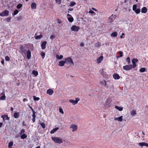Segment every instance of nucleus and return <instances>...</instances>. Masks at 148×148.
Masks as SVG:
<instances>
[{"mask_svg": "<svg viewBox=\"0 0 148 148\" xmlns=\"http://www.w3.org/2000/svg\"><path fill=\"white\" fill-rule=\"evenodd\" d=\"M51 138L52 140L56 143L61 144L62 143V140L58 137L52 136Z\"/></svg>", "mask_w": 148, "mask_h": 148, "instance_id": "f257e3e1", "label": "nucleus"}, {"mask_svg": "<svg viewBox=\"0 0 148 148\" xmlns=\"http://www.w3.org/2000/svg\"><path fill=\"white\" fill-rule=\"evenodd\" d=\"M65 60L66 63H67V64H71L73 65L74 64L72 59L70 57L66 58Z\"/></svg>", "mask_w": 148, "mask_h": 148, "instance_id": "f03ea898", "label": "nucleus"}, {"mask_svg": "<svg viewBox=\"0 0 148 148\" xmlns=\"http://www.w3.org/2000/svg\"><path fill=\"white\" fill-rule=\"evenodd\" d=\"M111 100L109 99H107L104 104V106L107 108L110 107L111 106Z\"/></svg>", "mask_w": 148, "mask_h": 148, "instance_id": "7ed1b4c3", "label": "nucleus"}, {"mask_svg": "<svg viewBox=\"0 0 148 148\" xmlns=\"http://www.w3.org/2000/svg\"><path fill=\"white\" fill-rule=\"evenodd\" d=\"M132 66L131 64H129L124 66L123 67V69L126 71L130 70L132 69Z\"/></svg>", "mask_w": 148, "mask_h": 148, "instance_id": "20e7f679", "label": "nucleus"}, {"mask_svg": "<svg viewBox=\"0 0 148 148\" xmlns=\"http://www.w3.org/2000/svg\"><path fill=\"white\" fill-rule=\"evenodd\" d=\"M9 11L6 10L3 11L2 13H0V16H6L9 15Z\"/></svg>", "mask_w": 148, "mask_h": 148, "instance_id": "39448f33", "label": "nucleus"}, {"mask_svg": "<svg viewBox=\"0 0 148 148\" xmlns=\"http://www.w3.org/2000/svg\"><path fill=\"white\" fill-rule=\"evenodd\" d=\"M80 29V28L75 25H73L71 27V30L73 31L77 32Z\"/></svg>", "mask_w": 148, "mask_h": 148, "instance_id": "423d86ee", "label": "nucleus"}, {"mask_svg": "<svg viewBox=\"0 0 148 148\" xmlns=\"http://www.w3.org/2000/svg\"><path fill=\"white\" fill-rule=\"evenodd\" d=\"M75 100L73 99H70L69 100V101L70 103H72L73 105H75L77 103L78 101L79 100V99L75 98Z\"/></svg>", "mask_w": 148, "mask_h": 148, "instance_id": "0eeeda50", "label": "nucleus"}, {"mask_svg": "<svg viewBox=\"0 0 148 148\" xmlns=\"http://www.w3.org/2000/svg\"><path fill=\"white\" fill-rule=\"evenodd\" d=\"M20 49L22 54L23 55H25L26 51V47H23V46H21Z\"/></svg>", "mask_w": 148, "mask_h": 148, "instance_id": "6e6552de", "label": "nucleus"}, {"mask_svg": "<svg viewBox=\"0 0 148 148\" xmlns=\"http://www.w3.org/2000/svg\"><path fill=\"white\" fill-rule=\"evenodd\" d=\"M70 128H72L73 129L72 131L74 132L77 130V126L75 124H72L70 126Z\"/></svg>", "mask_w": 148, "mask_h": 148, "instance_id": "1a4fd4ad", "label": "nucleus"}, {"mask_svg": "<svg viewBox=\"0 0 148 148\" xmlns=\"http://www.w3.org/2000/svg\"><path fill=\"white\" fill-rule=\"evenodd\" d=\"M116 17V15H113L112 14L110 17L108 18L109 21H110V22H113L114 20L115 19V18Z\"/></svg>", "mask_w": 148, "mask_h": 148, "instance_id": "9d476101", "label": "nucleus"}, {"mask_svg": "<svg viewBox=\"0 0 148 148\" xmlns=\"http://www.w3.org/2000/svg\"><path fill=\"white\" fill-rule=\"evenodd\" d=\"M132 61L133 65V67L134 68L136 66V63L138 62V60L137 59L133 58L132 60Z\"/></svg>", "mask_w": 148, "mask_h": 148, "instance_id": "9b49d317", "label": "nucleus"}, {"mask_svg": "<svg viewBox=\"0 0 148 148\" xmlns=\"http://www.w3.org/2000/svg\"><path fill=\"white\" fill-rule=\"evenodd\" d=\"M67 18L69 22H72L73 21L74 19L73 17L69 14H68L67 15Z\"/></svg>", "mask_w": 148, "mask_h": 148, "instance_id": "f8f14e48", "label": "nucleus"}, {"mask_svg": "<svg viewBox=\"0 0 148 148\" xmlns=\"http://www.w3.org/2000/svg\"><path fill=\"white\" fill-rule=\"evenodd\" d=\"M27 58L28 59H29L31 57V52L29 50L27 51Z\"/></svg>", "mask_w": 148, "mask_h": 148, "instance_id": "ddd939ff", "label": "nucleus"}, {"mask_svg": "<svg viewBox=\"0 0 148 148\" xmlns=\"http://www.w3.org/2000/svg\"><path fill=\"white\" fill-rule=\"evenodd\" d=\"M103 56H101L97 59V62L98 64L100 63L101 61L103 60Z\"/></svg>", "mask_w": 148, "mask_h": 148, "instance_id": "4468645a", "label": "nucleus"}, {"mask_svg": "<svg viewBox=\"0 0 148 148\" xmlns=\"http://www.w3.org/2000/svg\"><path fill=\"white\" fill-rule=\"evenodd\" d=\"M47 43V42L46 41H44L42 43L41 46L42 49H45Z\"/></svg>", "mask_w": 148, "mask_h": 148, "instance_id": "2eb2a0df", "label": "nucleus"}, {"mask_svg": "<svg viewBox=\"0 0 148 148\" xmlns=\"http://www.w3.org/2000/svg\"><path fill=\"white\" fill-rule=\"evenodd\" d=\"M123 116H121L118 117L114 118V119L115 121H122L123 120Z\"/></svg>", "mask_w": 148, "mask_h": 148, "instance_id": "dca6fc26", "label": "nucleus"}, {"mask_svg": "<svg viewBox=\"0 0 148 148\" xmlns=\"http://www.w3.org/2000/svg\"><path fill=\"white\" fill-rule=\"evenodd\" d=\"M138 145L142 147L143 146H145L147 147H148V144L144 142L139 143Z\"/></svg>", "mask_w": 148, "mask_h": 148, "instance_id": "f3484780", "label": "nucleus"}, {"mask_svg": "<svg viewBox=\"0 0 148 148\" xmlns=\"http://www.w3.org/2000/svg\"><path fill=\"white\" fill-rule=\"evenodd\" d=\"M113 77L115 79H119L120 78V76L117 73H114L113 75Z\"/></svg>", "mask_w": 148, "mask_h": 148, "instance_id": "a211bd4d", "label": "nucleus"}, {"mask_svg": "<svg viewBox=\"0 0 148 148\" xmlns=\"http://www.w3.org/2000/svg\"><path fill=\"white\" fill-rule=\"evenodd\" d=\"M66 63V62L65 61H60L59 62L58 65L61 66H63L64 64Z\"/></svg>", "mask_w": 148, "mask_h": 148, "instance_id": "6ab92c4d", "label": "nucleus"}, {"mask_svg": "<svg viewBox=\"0 0 148 148\" xmlns=\"http://www.w3.org/2000/svg\"><path fill=\"white\" fill-rule=\"evenodd\" d=\"M1 117L3 118V121H4L5 120H8L9 119V118L8 117L7 115H2Z\"/></svg>", "mask_w": 148, "mask_h": 148, "instance_id": "aec40b11", "label": "nucleus"}, {"mask_svg": "<svg viewBox=\"0 0 148 148\" xmlns=\"http://www.w3.org/2000/svg\"><path fill=\"white\" fill-rule=\"evenodd\" d=\"M53 92V91L51 89H49L47 91V93L49 95H51Z\"/></svg>", "mask_w": 148, "mask_h": 148, "instance_id": "412c9836", "label": "nucleus"}, {"mask_svg": "<svg viewBox=\"0 0 148 148\" xmlns=\"http://www.w3.org/2000/svg\"><path fill=\"white\" fill-rule=\"evenodd\" d=\"M147 8L146 7H143L141 10V12L142 13H145L147 12Z\"/></svg>", "mask_w": 148, "mask_h": 148, "instance_id": "4be33fe9", "label": "nucleus"}, {"mask_svg": "<svg viewBox=\"0 0 148 148\" xmlns=\"http://www.w3.org/2000/svg\"><path fill=\"white\" fill-rule=\"evenodd\" d=\"M31 7L32 9H36V4L35 3H33L31 5Z\"/></svg>", "mask_w": 148, "mask_h": 148, "instance_id": "5701e85b", "label": "nucleus"}, {"mask_svg": "<svg viewBox=\"0 0 148 148\" xmlns=\"http://www.w3.org/2000/svg\"><path fill=\"white\" fill-rule=\"evenodd\" d=\"M14 116L15 118H17L19 116V112H15L14 114Z\"/></svg>", "mask_w": 148, "mask_h": 148, "instance_id": "b1692460", "label": "nucleus"}, {"mask_svg": "<svg viewBox=\"0 0 148 148\" xmlns=\"http://www.w3.org/2000/svg\"><path fill=\"white\" fill-rule=\"evenodd\" d=\"M101 84L102 85H104L105 87L108 88V86L106 85V82L105 81H103L101 82Z\"/></svg>", "mask_w": 148, "mask_h": 148, "instance_id": "393cba45", "label": "nucleus"}, {"mask_svg": "<svg viewBox=\"0 0 148 148\" xmlns=\"http://www.w3.org/2000/svg\"><path fill=\"white\" fill-rule=\"evenodd\" d=\"M59 129V127H56L53 129L50 132L51 134H53L55 132L57 131Z\"/></svg>", "mask_w": 148, "mask_h": 148, "instance_id": "a878e982", "label": "nucleus"}, {"mask_svg": "<svg viewBox=\"0 0 148 148\" xmlns=\"http://www.w3.org/2000/svg\"><path fill=\"white\" fill-rule=\"evenodd\" d=\"M117 35V33L116 32H114L111 34V36L112 37H116Z\"/></svg>", "mask_w": 148, "mask_h": 148, "instance_id": "bb28decb", "label": "nucleus"}, {"mask_svg": "<svg viewBox=\"0 0 148 148\" xmlns=\"http://www.w3.org/2000/svg\"><path fill=\"white\" fill-rule=\"evenodd\" d=\"M136 114V111L135 110H132L131 112V114L132 116H134Z\"/></svg>", "mask_w": 148, "mask_h": 148, "instance_id": "cd10ccee", "label": "nucleus"}, {"mask_svg": "<svg viewBox=\"0 0 148 148\" xmlns=\"http://www.w3.org/2000/svg\"><path fill=\"white\" fill-rule=\"evenodd\" d=\"M27 137V136L26 134H23L22 135H21V138L22 139H24L26 138Z\"/></svg>", "mask_w": 148, "mask_h": 148, "instance_id": "c85d7f7f", "label": "nucleus"}, {"mask_svg": "<svg viewBox=\"0 0 148 148\" xmlns=\"http://www.w3.org/2000/svg\"><path fill=\"white\" fill-rule=\"evenodd\" d=\"M32 73L35 76H37L38 75V73L37 71L35 70H34L32 72Z\"/></svg>", "mask_w": 148, "mask_h": 148, "instance_id": "c756f323", "label": "nucleus"}, {"mask_svg": "<svg viewBox=\"0 0 148 148\" xmlns=\"http://www.w3.org/2000/svg\"><path fill=\"white\" fill-rule=\"evenodd\" d=\"M56 58L60 60L63 58V56L62 55H61L59 56L58 55H57L56 56Z\"/></svg>", "mask_w": 148, "mask_h": 148, "instance_id": "7c9ffc66", "label": "nucleus"}, {"mask_svg": "<svg viewBox=\"0 0 148 148\" xmlns=\"http://www.w3.org/2000/svg\"><path fill=\"white\" fill-rule=\"evenodd\" d=\"M115 108L116 109L119 110L120 111H122L123 109V108L121 107H119L117 106H115Z\"/></svg>", "mask_w": 148, "mask_h": 148, "instance_id": "2f4dec72", "label": "nucleus"}, {"mask_svg": "<svg viewBox=\"0 0 148 148\" xmlns=\"http://www.w3.org/2000/svg\"><path fill=\"white\" fill-rule=\"evenodd\" d=\"M95 45L96 47H99L101 46V44L100 42H98L95 44Z\"/></svg>", "mask_w": 148, "mask_h": 148, "instance_id": "473e14b6", "label": "nucleus"}, {"mask_svg": "<svg viewBox=\"0 0 148 148\" xmlns=\"http://www.w3.org/2000/svg\"><path fill=\"white\" fill-rule=\"evenodd\" d=\"M146 70V69L145 68H142L140 69V71L141 73H143Z\"/></svg>", "mask_w": 148, "mask_h": 148, "instance_id": "72a5a7b5", "label": "nucleus"}, {"mask_svg": "<svg viewBox=\"0 0 148 148\" xmlns=\"http://www.w3.org/2000/svg\"><path fill=\"white\" fill-rule=\"evenodd\" d=\"M42 38V35L40 34V35L38 36H36L35 37V38L37 40V39H40Z\"/></svg>", "mask_w": 148, "mask_h": 148, "instance_id": "f704fd0d", "label": "nucleus"}, {"mask_svg": "<svg viewBox=\"0 0 148 148\" xmlns=\"http://www.w3.org/2000/svg\"><path fill=\"white\" fill-rule=\"evenodd\" d=\"M22 4L19 3L17 5V8L18 9H19L22 7Z\"/></svg>", "mask_w": 148, "mask_h": 148, "instance_id": "c9c22d12", "label": "nucleus"}, {"mask_svg": "<svg viewBox=\"0 0 148 148\" xmlns=\"http://www.w3.org/2000/svg\"><path fill=\"white\" fill-rule=\"evenodd\" d=\"M140 9L139 8H137L134 11L137 14H139L140 12Z\"/></svg>", "mask_w": 148, "mask_h": 148, "instance_id": "e433bc0d", "label": "nucleus"}, {"mask_svg": "<svg viewBox=\"0 0 148 148\" xmlns=\"http://www.w3.org/2000/svg\"><path fill=\"white\" fill-rule=\"evenodd\" d=\"M76 4V3L74 2H71L70 3V6L71 7H72L74 6Z\"/></svg>", "mask_w": 148, "mask_h": 148, "instance_id": "4c0bfd02", "label": "nucleus"}, {"mask_svg": "<svg viewBox=\"0 0 148 148\" xmlns=\"http://www.w3.org/2000/svg\"><path fill=\"white\" fill-rule=\"evenodd\" d=\"M33 97L34 101H38L40 99V98L39 97H36L35 96H33Z\"/></svg>", "mask_w": 148, "mask_h": 148, "instance_id": "58836bf2", "label": "nucleus"}, {"mask_svg": "<svg viewBox=\"0 0 148 148\" xmlns=\"http://www.w3.org/2000/svg\"><path fill=\"white\" fill-rule=\"evenodd\" d=\"M40 125L44 129L45 128V125L44 123H40Z\"/></svg>", "mask_w": 148, "mask_h": 148, "instance_id": "ea45409f", "label": "nucleus"}, {"mask_svg": "<svg viewBox=\"0 0 148 148\" xmlns=\"http://www.w3.org/2000/svg\"><path fill=\"white\" fill-rule=\"evenodd\" d=\"M137 8V5H136L134 4L133 5V11H135Z\"/></svg>", "mask_w": 148, "mask_h": 148, "instance_id": "a19ab883", "label": "nucleus"}, {"mask_svg": "<svg viewBox=\"0 0 148 148\" xmlns=\"http://www.w3.org/2000/svg\"><path fill=\"white\" fill-rule=\"evenodd\" d=\"M25 132V130L24 129L22 130L21 132H19V135H21L22 134L24 133Z\"/></svg>", "mask_w": 148, "mask_h": 148, "instance_id": "79ce46f5", "label": "nucleus"}, {"mask_svg": "<svg viewBox=\"0 0 148 148\" xmlns=\"http://www.w3.org/2000/svg\"><path fill=\"white\" fill-rule=\"evenodd\" d=\"M18 10H16L14 11L13 14H14V15H16L18 14Z\"/></svg>", "mask_w": 148, "mask_h": 148, "instance_id": "37998d69", "label": "nucleus"}, {"mask_svg": "<svg viewBox=\"0 0 148 148\" xmlns=\"http://www.w3.org/2000/svg\"><path fill=\"white\" fill-rule=\"evenodd\" d=\"M41 55L42 56V58L43 59L45 57V53L43 52H42L41 53Z\"/></svg>", "mask_w": 148, "mask_h": 148, "instance_id": "c03bdc74", "label": "nucleus"}, {"mask_svg": "<svg viewBox=\"0 0 148 148\" xmlns=\"http://www.w3.org/2000/svg\"><path fill=\"white\" fill-rule=\"evenodd\" d=\"M13 142L11 141L8 143V147H12L13 145Z\"/></svg>", "mask_w": 148, "mask_h": 148, "instance_id": "a18cd8bd", "label": "nucleus"}, {"mask_svg": "<svg viewBox=\"0 0 148 148\" xmlns=\"http://www.w3.org/2000/svg\"><path fill=\"white\" fill-rule=\"evenodd\" d=\"M56 3L58 4H60L61 3V0H55Z\"/></svg>", "mask_w": 148, "mask_h": 148, "instance_id": "49530a36", "label": "nucleus"}, {"mask_svg": "<svg viewBox=\"0 0 148 148\" xmlns=\"http://www.w3.org/2000/svg\"><path fill=\"white\" fill-rule=\"evenodd\" d=\"M126 60L128 64H130V58L129 57H127L126 59Z\"/></svg>", "mask_w": 148, "mask_h": 148, "instance_id": "de8ad7c7", "label": "nucleus"}, {"mask_svg": "<svg viewBox=\"0 0 148 148\" xmlns=\"http://www.w3.org/2000/svg\"><path fill=\"white\" fill-rule=\"evenodd\" d=\"M5 99V95H3L1 96L0 98V99L1 100H3Z\"/></svg>", "mask_w": 148, "mask_h": 148, "instance_id": "09e8293b", "label": "nucleus"}, {"mask_svg": "<svg viewBox=\"0 0 148 148\" xmlns=\"http://www.w3.org/2000/svg\"><path fill=\"white\" fill-rule=\"evenodd\" d=\"M5 59L6 61H8L10 60V58L8 56H6L5 57Z\"/></svg>", "mask_w": 148, "mask_h": 148, "instance_id": "8fccbe9b", "label": "nucleus"}, {"mask_svg": "<svg viewBox=\"0 0 148 148\" xmlns=\"http://www.w3.org/2000/svg\"><path fill=\"white\" fill-rule=\"evenodd\" d=\"M89 12L90 14H94V15H95L96 14V13L94 11L91 10Z\"/></svg>", "mask_w": 148, "mask_h": 148, "instance_id": "3c124183", "label": "nucleus"}, {"mask_svg": "<svg viewBox=\"0 0 148 148\" xmlns=\"http://www.w3.org/2000/svg\"><path fill=\"white\" fill-rule=\"evenodd\" d=\"M6 21L8 22H10V20L11 19V18L10 17H8L6 19Z\"/></svg>", "mask_w": 148, "mask_h": 148, "instance_id": "603ef678", "label": "nucleus"}, {"mask_svg": "<svg viewBox=\"0 0 148 148\" xmlns=\"http://www.w3.org/2000/svg\"><path fill=\"white\" fill-rule=\"evenodd\" d=\"M33 114L32 115V116L33 117H36V115L35 114H36V112H35V111L34 112H32Z\"/></svg>", "mask_w": 148, "mask_h": 148, "instance_id": "864d4df0", "label": "nucleus"}, {"mask_svg": "<svg viewBox=\"0 0 148 148\" xmlns=\"http://www.w3.org/2000/svg\"><path fill=\"white\" fill-rule=\"evenodd\" d=\"M59 111L60 113L62 114H64V112L63 111V110L60 107L59 108Z\"/></svg>", "mask_w": 148, "mask_h": 148, "instance_id": "5fc2aeb1", "label": "nucleus"}, {"mask_svg": "<svg viewBox=\"0 0 148 148\" xmlns=\"http://www.w3.org/2000/svg\"><path fill=\"white\" fill-rule=\"evenodd\" d=\"M119 53L120 54V57H122L123 56V53L121 51H120L119 52Z\"/></svg>", "mask_w": 148, "mask_h": 148, "instance_id": "6e6d98bb", "label": "nucleus"}, {"mask_svg": "<svg viewBox=\"0 0 148 148\" xmlns=\"http://www.w3.org/2000/svg\"><path fill=\"white\" fill-rule=\"evenodd\" d=\"M55 37V36L53 35H51L50 37V38L52 39Z\"/></svg>", "mask_w": 148, "mask_h": 148, "instance_id": "4d7b16f0", "label": "nucleus"}, {"mask_svg": "<svg viewBox=\"0 0 148 148\" xmlns=\"http://www.w3.org/2000/svg\"><path fill=\"white\" fill-rule=\"evenodd\" d=\"M29 108L31 109V110H32V112H34V110L32 108V107L30 105H29Z\"/></svg>", "mask_w": 148, "mask_h": 148, "instance_id": "13d9d810", "label": "nucleus"}, {"mask_svg": "<svg viewBox=\"0 0 148 148\" xmlns=\"http://www.w3.org/2000/svg\"><path fill=\"white\" fill-rule=\"evenodd\" d=\"M32 120L33 123L35 121V117H33Z\"/></svg>", "mask_w": 148, "mask_h": 148, "instance_id": "bf43d9fd", "label": "nucleus"}, {"mask_svg": "<svg viewBox=\"0 0 148 148\" xmlns=\"http://www.w3.org/2000/svg\"><path fill=\"white\" fill-rule=\"evenodd\" d=\"M21 19H22V17L21 16H20L18 17V20H20Z\"/></svg>", "mask_w": 148, "mask_h": 148, "instance_id": "052dcab7", "label": "nucleus"}, {"mask_svg": "<svg viewBox=\"0 0 148 148\" xmlns=\"http://www.w3.org/2000/svg\"><path fill=\"white\" fill-rule=\"evenodd\" d=\"M73 10V8H70L69 9V11H68V13H69V11H72Z\"/></svg>", "mask_w": 148, "mask_h": 148, "instance_id": "680f3d73", "label": "nucleus"}, {"mask_svg": "<svg viewBox=\"0 0 148 148\" xmlns=\"http://www.w3.org/2000/svg\"><path fill=\"white\" fill-rule=\"evenodd\" d=\"M58 23H62L61 21L59 20L58 19Z\"/></svg>", "mask_w": 148, "mask_h": 148, "instance_id": "e2e57ef3", "label": "nucleus"}, {"mask_svg": "<svg viewBox=\"0 0 148 148\" xmlns=\"http://www.w3.org/2000/svg\"><path fill=\"white\" fill-rule=\"evenodd\" d=\"M92 10H94L95 11H97V10L95 8H92Z\"/></svg>", "mask_w": 148, "mask_h": 148, "instance_id": "0e129e2a", "label": "nucleus"}, {"mask_svg": "<svg viewBox=\"0 0 148 148\" xmlns=\"http://www.w3.org/2000/svg\"><path fill=\"white\" fill-rule=\"evenodd\" d=\"M27 101V99H26L25 98V99H23V101L24 102Z\"/></svg>", "mask_w": 148, "mask_h": 148, "instance_id": "69168bd1", "label": "nucleus"}, {"mask_svg": "<svg viewBox=\"0 0 148 148\" xmlns=\"http://www.w3.org/2000/svg\"><path fill=\"white\" fill-rule=\"evenodd\" d=\"M84 44L83 43H82L80 44V46L82 47H83L84 46Z\"/></svg>", "mask_w": 148, "mask_h": 148, "instance_id": "338daca9", "label": "nucleus"}, {"mask_svg": "<svg viewBox=\"0 0 148 148\" xmlns=\"http://www.w3.org/2000/svg\"><path fill=\"white\" fill-rule=\"evenodd\" d=\"M20 136V135H17L16 137H15V138H17L18 137Z\"/></svg>", "mask_w": 148, "mask_h": 148, "instance_id": "774afa93", "label": "nucleus"}]
</instances>
